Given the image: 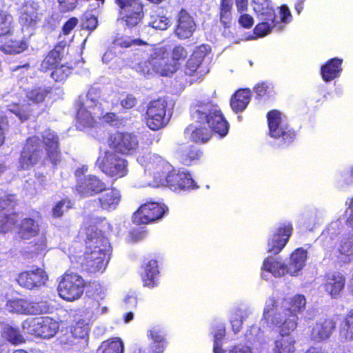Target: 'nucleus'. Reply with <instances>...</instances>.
<instances>
[{
  "mask_svg": "<svg viewBox=\"0 0 353 353\" xmlns=\"http://www.w3.org/2000/svg\"><path fill=\"white\" fill-rule=\"evenodd\" d=\"M274 300L267 299L263 310V319L268 324L279 327V335L275 340L274 353H294L295 339L290 334L297 327L298 317L294 314H281V311L274 314Z\"/></svg>",
  "mask_w": 353,
  "mask_h": 353,
  "instance_id": "obj_3",
  "label": "nucleus"
},
{
  "mask_svg": "<svg viewBox=\"0 0 353 353\" xmlns=\"http://www.w3.org/2000/svg\"><path fill=\"white\" fill-rule=\"evenodd\" d=\"M108 307L99 301V296L97 295L94 297L87 296L85 298L83 313L87 319L95 320L108 313Z\"/></svg>",
  "mask_w": 353,
  "mask_h": 353,
  "instance_id": "obj_27",
  "label": "nucleus"
},
{
  "mask_svg": "<svg viewBox=\"0 0 353 353\" xmlns=\"http://www.w3.org/2000/svg\"><path fill=\"white\" fill-rule=\"evenodd\" d=\"M47 90L43 88L32 90L27 94L28 99L34 103L42 102L47 94Z\"/></svg>",
  "mask_w": 353,
  "mask_h": 353,
  "instance_id": "obj_57",
  "label": "nucleus"
},
{
  "mask_svg": "<svg viewBox=\"0 0 353 353\" xmlns=\"http://www.w3.org/2000/svg\"><path fill=\"white\" fill-rule=\"evenodd\" d=\"M17 204L14 195H9L5 199H0V232H6L11 230L17 221V216L14 212Z\"/></svg>",
  "mask_w": 353,
  "mask_h": 353,
  "instance_id": "obj_15",
  "label": "nucleus"
},
{
  "mask_svg": "<svg viewBox=\"0 0 353 353\" xmlns=\"http://www.w3.org/2000/svg\"><path fill=\"white\" fill-rule=\"evenodd\" d=\"M98 351L101 353H123L124 344L120 338H112L103 341Z\"/></svg>",
  "mask_w": 353,
  "mask_h": 353,
  "instance_id": "obj_43",
  "label": "nucleus"
},
{
  "mask_svg": "<svg viewBox=\"0 0 353 353\" xmlns=\"http://www.w3.org/2000/svg\"><path fill=\"white\" fill-rule=\"evenodd\" d=\"M164 213V206L156 202L147 203L134 213L132 221L138 225L150 223L161 218Z\"/></svg>",
  "mask_w": 353,
  "mask_h": 353,
  "instance_id": "obj_16",
  "label": "nucleus"
},
{
  "mask_svg": "<svg viewBox=\"0 0 353 353\" xmlns=\"http://www.w3.org/2000/svg\"><path fill=\"white\" fill-rule=\"evenodd\" d=\"M339 339L343 343L353 341V310L349 312L341 324Z\"/></svg>",
  "mask_w": 353,
  "mask_h": 353,
  "instance_id": "obj_39",
  "label": "nucleus"
},
{
  "mask_svg": "<svg viewBox=\"0 0 353 353\" xmlns=\"http://www.w3.org/2000/svg\"><path fill=\"white\" fill-rule=\"evenodd\" d=\"M208 50V46H201L193 52L185 65L184 71L186 75L195 77L196 79L202 76L200 67Z\"/></svg>",
  "mask_w": 353,
  "mask_h": 353,
  "instance_id": "obj_23",
  "label": "nucleus"
},
{
  "mask_svg": "<svg viewBox=\"0 0 353 353\" xmlns=\"http://www.w3.org/2000/svg\"><path fill=\"white\" fill-rule=\"evenodd\" d=\"M43 143L46 145L47 156L54 165L61 161V153L59 150V139L50 130H46L42 134Z\"/></svg>",
  "mask_w": 353,
  "mask_h": 353,
  "instance_id": "obj_26",
  "label": "nucleus"
},
{
  "mask_svg": "<svg viewBox=\"0 0 353 353\" xmlns=\"http://www.w3.org/2000/svg\"><path fill=\"white\" fill-rule=\"evenodd\" d=\"M114 43L116 46L121 48L134 47L136 52H139L137 49H143L145 50H150L152 49V45L141 39H131L130 37H121L114 39Z\"/></svg>",
  "mask_w": 353,
  "mask_h": 353,
  "instance_id": "obj_36",
  "label": "nucleus"
},
{
  "mask_svg": "<svg viewBox=\"0 0 353 353\" xmlns=\"http://www.w3.org/2000/svg\"><path fill=\"white\" fill-rule=\"evenodd\" d=\"M26 48L27 43L23 41H10L5 45L0 46V49L7 54H19Z\"/></svg>",
  "mask_w": 353,
  "mask_h": 353,
  "instance_id": "obj_49",
  "label": "nucleus"
},
{
  "mask_svg": "<svg viewBox=\"0 0 353 353\" xmlns=\"http://www.w3.org/2000/svg\"><path fill=\"white\" fill-rule=\"evenodd\" d=\"M120 20L128 27L137 26L143 17V4L139 2L131 7L119 10Z\"/></svg>",
  "mask_w": 353,
  "mask_h": 353,
  "instance_id": "obj_28",
  "label": "nucleus"
},
{
  "mask_svg": "<svg viewBox=\"0 0 353 353\" xmlns=\"http://www.w3.org/2000/svg\"><path fill=\"white\" fill-rule=\"evenodd\" d=\"M137 161L144 168L145 175H152L154 178V183L148 180H139L137 183L138 187L159 186V177H163L172 169V165L168 161L156 154L139 155Z\"/></svg>",
  "mask_w": 353,
  "mask_h": 353,
  "instance_id": "obj_6",
  "label": "nucleus"
},
{
  "mask_svg": "<svg viewBox=\"0 0 353 353\" xmlns=\"http://www.w3.org/2000/svg\"><path fill=\"white\" fill-rule=\"evenodd\" d=\"M43 157V152L37 137H30L21 154L19 164L22 169L27 170L37 163Z\"/></svg>",
  "mask_w": 353,
  "mask_h": 353,
  "instance_id": "obj_13",
  "label": "nucleus"
},
{
  "mask_svg": "<svg viewBox=\"0 0 353 353\" xmlns=\"http://www.w3.org/2000/svg\"><path fill=\"white\" fill-rule=\"evenodd\" d=\"M353 184V167L348 170H345L341 174V184L340 186L343 188L345 185Z\"/></svg>",
  "mask_w": 353,
  "mask_h": 353,
  "instance_id": "obj_64",
  "label": "nucleus"
},
{
  "mask_svg": "<svg viewBox=\"0 0 353 353\" xmlns=\"http://www.w3.org/2000/svg\"><path fill=\"white\" fill-rule=\"evenodd\" d=\"M150 26L156 30H165L170 26V19L165 16L152 14L151 16Z\"/></svg>",
  "mask_w": 353,
  "mask_h": 353,
  "instance_id": "obj_52",
  "label": "nucleus"
},
{
  "mask_svg": "<svg viewBox=\"0 0 353 353\" xmlns=\"http://www.w3.org/2000/svg\"><path fill=\"white\" fill-rule=\"evenodd\" d=\"M248 316V312L245 310L236 309L232 312L230 321L235 334L241 330L243 322Z\"/></svg>",
  "mask_w": 353,
  "mask_h": 353,
  "instance_id": "obj_46",
  "label": "nucleus"
},
{
  "mask_svg": "<svg viewBox=\"0 0 353 353\" xmlns=\"http://www.w3.org/2000/svg\"><path fill=\"white\" fill-rule=\"evenodd\" d=\"M139 52H135V61L145 59L143 61L138 62L134 68L137 72L143 75H152L153 73L159 74L161 76H170L177 70V65L168 64V58L165 57V50L163 48H155L145 50L137 49Z\"/></svg>",
  "mask_w": 353,
  "mask_h": 353,
  "instance_id": "obj_4",
  "label": "nucleus"
},
{
  "mask_svg": "<svg viewBox=\"0 0 353 353\" xmlns=\"http://www.w3.org/2000/svg\"><path fill=\"white\" fill-rule=\"evenodd\" d=\"M192 118L197 125L191 124L185 130V134L196 143H205L210 137V132L221 137L226 136L229 124L219 107L212 103H201L192 110Z\"/></svg>",
  "mask_w": 353,
  "mask_h": 353,
  "instance_id": "obj_1",
  "label": "nucleus"
},
{
  "mask_svg": "<svg viewBox=\"0 0 353 353\" xmlns=\"http://www.w3.org/2000/svg\"><path fill=\"white\" fill-rule=\"evenodd\" d=\"M253 8L261 20H271L274 16L272 3L269 0H253Z\"/></svg>",
  "mask_w": 353,
  "mask_h": 353,
  "instance_id": "obj_37",
  "label": "nucleus"
},
{
  "mask_svg": "<svg viewBox=\"0 0 353 353\" xmlns=\"http://www.w3.org/2000/svg\"><path fill=\"white\" fill-rule=\"evenodd\" d=\"M224 335L225 327L221 325L214 334V353H223L219 342Z\"/></svg>",
  "mask_w": 353,
  "mask_h": 353,
  "instance_id": "obj_58",
  "label": "nucleus"
},
{
  "mask_svg": "<svg viewBox=\"0 0 353 353\" xmlns=\"http://www.w3.org/2000/svg\"><path fill=\"white\" fill-rule=\"evenodd\" d=\"M99 97V92L95 88L90 89L86 95L79 97L77 119L83 127L92 126L97 120H103L110 124L117 121L115 114L109 112L104 114Z\"/></svg>",
  "mask_w": 353,
  "mask_h": 353,
  "instance_id": "obj_5",
  "label": "nucleus"
},
{
  "mask_svg": "<svg viewBox=\"0 0 353 353\" xmlns=\"http://www.w3.org/2000/svg\"><path fill=\"white\" fill-rule=\"evenodd\" d=\"M121 200L120 192L115 188L107 190L99 199H94L92 203L95 207L93 210L103 208L107 210H114Z\"/></svg>",
  "mask_w": 353,
  "mask_h": 353,
  "instance_id": "obj_29",
  "label": "nucleus"
},
{
  "mask_svg": "<svg viewBox=\"0 0 353 353\" xmlns=\"http://www.w3.org/2000/svg\"><path fill=\"white\" fill-rule=\"evenodd\" d=\"M167 103L159 99L150 103L146 112V124L152 130H157L167 125L169 117H166Z\"/></svg>",
  "mask_w": 353,
  "mask_h": 353,
  "instance_id": "obj_11",
  "label": "nucleus"
},
{
  "mask_svg": "<svg viewBox=\"0 0 353 353\" xmlns=\"http://www.w3.org/2000/svg\"><path fill=\"white\" fill-rule=\"evenodd\" d=\"M106 188L105 184L94 175L84 176L77 179L76 191L81 197H89L97 194Z\"/></svg>",
  "mask_w": 353,
  "mask_h": 353,
  "instance_id": "obj_18",
  "label": "nucleus"
},
{
  "mask_svg": "<svg viewBox=\"0 0 353 353\" xmlns=\"http://www.w3.org/2000/svg\"><path fill=\"white\" fill-rule=\"evenodd\" d=\"M60 60L61 57L59 51L52 50L43 60L41 64V70L43 72H47L48 70L54 69Z\"/></svg>",
  "mask_w": 353,
  "mask_h": 353,
  "instance_id": "obj_48",
  "label": "nucleus"
},
{
  "mask_svg": "<svg viewBox=\"0 0 353 353\" xmlns=\"http://www.w3.org/2000/svg\"><path fill=\"white\" fill-rule=\"evenodd\" d=\"M39 20L37 4L27 3L21 9L19 23L23 28L34 27Z\"/></svg>",
  "mask_w": 353,
  "mask_h": 353,
  "instance_id": "obj_31",
  "label": "nucleus"
},
{
  "mask_svg": "<svg viewBox=\"0 0 353 353\" xmlns=\"http://www.w3.org/2000/svg\"><path fill=\"white\" fill-rule=\"evenodd\" d=\"M233 0H220L219 19L224 27H229L232 21Z\"/></svg>",
  "mask_w": 353,
  "mask_h": 353,
  "instance_id": "obj_42",
  "label": "nucleus"
},
{
  "mask_svg": "<svg viewBox=\"0 0 353 353\" xmlns=\"http://www.w3.org/2000/svg\"><path fill=\"white\" fill-rule=\"evenodd\" d=\"M3 337L13 345H19L25 342L24 337L20 332L12 327L6 326L3 331Z\"/></svg>",
  "mask_w": 353,
  "mask_h": 353,
  "instance_id": "obj_47",
  "label": "nucleus"
},
{
  "mask_svg": "<svg viewBox=\"0 0 353 353\" xmlns=\"http://www.w3.org/2000/svg\"><path fill=\"white\" fill-rule=\"evenodd\" d=\"M263 270L275 277H280L288 273L287 265L274 257H268L264 261Z\"/></svg>",
  "mask_w": 353,
  "mask_h": 353,
  "instance_id": "obj_40",
  "label": "nucleus"
},
{
  "mask_svg": "<svg viewBox=\"0 0 353 353\" xmlns=\"http://www.w3.org/2000/svg\"><path fill=\"white\" fill-rule=\"evenodd\" d=\"M137 137L132 134H117L112 141L113 148L122 154H132L138 148Z\"/></svg>",
  "mask_w": 353,
  "mask_h": 353,
  "instance_id": "obj_25",
  "label": "nucleus"
},
{
  "mask_svg": "<svg viewBox=\"0 0 353 353\" xmlns=\"http://www.w3.org/2000/svg\"><path fill=\"white\" fill-rule=\"evenodd\" d=\"M158 274L159 270L157 261H149L145 264V270L142 275L144 285L149 288H154L157 285Z\"/></svg>",
  "mask_w": 353,
  "mask_h": 353,
  "instance_id": "obj_38",
  "label": "nucleus"
},
{
  "mask_svg": "<svg viewBox=\"0 0 353 353\" xmlns=\"http://www.w3.org/2000/svg\"><path fill=\"white\" fill-rule=\"evenodd\" d=\"M263 21L256 26L254 28V34L258 37H263L267 35L271 30L274 28L276 31H281L284 28L283 25L276 23L275 20H262Z\"/></svg>",
  "mask_w": 353,
  "mask_h": 353,
  "instance_id": "obj_44",
  "label": "nucleus"
},
{
  "mask_svg": "<svg viewBox=\"0 0 353 353\" xmlns=\"http://www.w3.org/2000/svg\"><path fill=\"white\" fill-rule=\"evenodd\" d=\"M250 90L248 89L236 92L230 101L232 109L236 112L244 110L250 103Z\"/></svg>",
  "mask_w": 353,
  "mask_h": 353,
  "instance_id": "obj_35",
  "label": "nucleus"
},
{
  "mask_svg": "<svg viewBox=\"0 0 353 353\" xmlns=\"http://www.w3.org/2000/svg\"><path fill=\"white\" fill-rule=\"evenodd\" d=\"M292 226L288 223L277 228L272 236L268 240V252L278 254L286 245L291 235Z\"/></svg>",
  "mask_w": 353,
  "mask_h": 353,
  "instance_id": "obj_22",
  "label": "nucleus"
},
{
  "mask_svg": "<svg viewBox=\"0 0 353 353\" xmlns=\"http://www.w3.org/2000/svg\"><path fill=\"white\" fill-rule=\"evenodd\" d=\"M188 56V52L186 49L182 46H175L172 51V61L169 64H174L177 65V68H179V61L180 60H184Z\"/></svg>",
  "mask_w": 353,
  "mask_h": 353,
  "instance_id": "obj_54",
  "label": "nucleus"
},
{
  "mask_svg": "<svg viewBox=\"0 0 353 353\" xmlns=\"http://www.w3.org/2000/svg\"><path fill=\"white\" fill-rule=\"evenodd\" d=\"M12 30V16L8 12L0 10V37L10 34Z\"/></svg>",
  "mask_w": 353,
  "mask_h": 353,
  "instance_id": "obj_45",
  "label": "nucleus"
},
{
  "mask_svg": "<svg viewBox=\"0 0 353 353\" xmlns=\"http://www.w3.org/2000/svg\"><path fill=\"white\" fill-rule=\"evenodd\" d=\"M148 336L152 342L146 348L137 347L133 353H163L165 348V341L163 335L156 329L148 332Z\"/></svg>",
  "mask_w": 353,
  "mask_h": 353,
  "instance_id": "obj_30",
  "label": "nucleus"
},
{
  "mask_svg": "<svg viewBox=\"0 0 353 353\" xmlns=\"http://www.w3.org/2000/svg\"><path fill=\"white\" fill-rule=\"evenodd\" d=\"M6 309L12 313L39 314L46 312L48 307L46 302H29L23 299H16L7 302Z\"/></svg>",
  "mask_w": 353,
  "mask_h": 353,
  "instance_id": "obj_14",
  "label": "nucleus"
},
{
  "mask_svg": "<svg viewBox=\"0 0 353 353\" xmlns=\"http://www.w3.org/2000/svg\"><path fill=\"white\" fill-rule=\"evenodd\" d=\"M338 251L341 259L344 263L353 261V234L341 241Z\"/></svg>",
  "mask_w": 353,
  "mask_h": 353,
  "instance_id": "obj_41",
  "label": "nucleus"
},
{
  "mask_svg": "<svg viewBox=\"0 0 353 353\" xmlns=\"http://www.w3.org/2000/svg\"><path fill=\"white\" fill-rule=\"evenodd\" d=\"M85 288L83 279L77 273L66 272L59 281L58 292L60 297L68 301H74L80 299Z\"/></svg>",
  "mask_w": 353,
  "mask_h": 353,
  "instance_id": "obj_8",
  "label": "nucleus"
},
{
  "mask_svg": "<svg viewBox=\"0 0 353 353\" xmlns=\"http://www.w3.org/2000/svg\"><path fill=\"white\" fill-rule=\"evenodd\" d=\"M197 28L196 23L192 16L185 10L181 9L177 14L174 33L181 39H187L193 36Z\"/></svg>",
  "mask_w": 353,
  "mask_h": 353,
  "instance_id": "obj_17",
  "label": "nucleus"
},
{
  "mask_svg": "<svg viewBox=\"0 0 353 353\" xmlns=\"http://www.w3.org/2000/svg\"><path fill=\"white\" fill-rule=\"evenodd\" d=\"M28 105H23V108H19L17 105H13L10 108V112L14 113L21 121L26 120L29 117Z\"/></svg>",
  "mask_w": 353,
  "mask_h": 353,
  "instance_id": "obj_62",
  "label": "nucleus"
},
{
  "mask_svg": "<svg viewBox=\"0 0 353 353\" xmlns=\"http://www.w3.org/2000/svg\"><path fill=\"white\" fill-rule=\"evenodd\" d=\"M71 73V68L65 65H61L55 67L51 73V77L56 81H61L65 80Z\"/></svg>",
  "mask_w": 353,
  "mask_h": 353,
  "instance_id": "obj_53",
  "label": "nucleus"
},
{
  "mask_svg": "<svg viewBox=\"0 0 353 353\" xmlns=\"http://www.w3.org/2000/svg\"><path fill=\"white\" fill-rule=\"evenodd\" d=\"M48 280V276L43 269L32 268L21 272L18 276L17 281L21 286L31 290L45 285Z\"/></svg>",
  "mask_w": 353,
  "mask_h": 353,
  "instance_id": "obj_20",
  "label": "nucleus"
},
{
  "mask_svg": "<svg viewBox=\"0 0 353 353\" xmlns=\"http://www.w3.org/2000/svg\"><path fill=\"white\" fill-rule=\"evenodd\" d=\"M268 299L274 300V314L281 311V314H294L296 316V312H302L306 305V299L303 295L297 294L292 298L290 301H284L282 305L279 306L276 301L274 298H269Z\"/></svg>",
  "mask_w": 353,
  "mask_h": 353,
  "instance_id": "obj_24",
  "label": "nucleus"
},
{
  "mask_svg": "<svg viewBox=\"0 0 353 353\" xmlns=\"http://www.w3.org/2000/svg\"><path fill=\"white\" fill-rule=\"evenodd\" d=\"M345 277L340 272L326 274L321 285L323 291L333 299L338 298L343 290Z\"/></svg>",
  "mask_w": 353,
  "mask_h": 353,
  "instance_id": "obj_21",
  "label": "nucleus"
},
{
  "mask_svg": "<svg viewBox=\"0 0 353 353\" xmlns=\"http://www.w3.org/2000/svg\"><path fill=\"white\" fill-rule=\"evenodd\" d=\"M303 219L305 227L310 230L317 223H319L322 219V214L316 210H312L305 212Z\"/></svg>",
  "mask_w": 353,
  "mask_h": 353,
  "instance_id": "obj_50",
  "label": "nucleus"
},
{
  "mask_svg": "<svg viewBox=\"0 0 353 353\" xmlns=\"http://www.w3.org/2000/svg\"><path fill=\"white\" fill-rule=\"evenodd\" d=\"M22 327L27 333L43 339L53 337L59 330V323L48 316L29 318L23 321Z\"/></svg>",
  "mask_w": 353,
  "mask_h": 353,
  "instance_id": "obj_7",
  "label": "nucleus"
},
{
  "mask_svg": "<svg viewBox=\"0 0 353 353\" xmlns=\"http://www.w3.org/2000/svg\"><path fill=\"white\" fill-rule=\"evenodd\" d=\"M267 117L271 137L281 139V144H288L294 140L295 133L290 129L285 115L277 110H272Z\"/></svg>",
  "mask_w": 353,
  "mask_h": 353,
  "instance_id": "obj_9",
  "label": "nucleus"
},
{
  "mask_svg": "<svg viewBox=\"0 0 353 353\" xmlns=\"http://www.w3.org/2000/svg\"><path fill=\"white\" fill-rule=\"evenodd\" d=\"M336 329V322L330 318H321L310 327V337L315 342H323L332 336Z\"/></svg>",
  "mask_w": 353,
  "mask_h": 353,
  "instance_id": "obj_19",
  "label": "nucleus"
},
{
  "mask_svg": "<svg viewBox=\"0 0 353 353\" xmlns=\"http://www.w3.org/2000/svg\"><path fill=\"white\" fill-rule=\"evenodd\" d=\"M85 234V251L81 264L90 272H103L110 260V242L94 225L88 227Z\"/></svg>",
  "mask_w": 353,
  "mask_h": 353,
  "instance_id": "obj_2",
  "label": "nucleus"
},
{
  "mask_svg": "<svg viewBox=\"0 0 353 353\" xmlns=\"http://www.w3.org/2000/svg\"><path fill=\"white\" fill-rule=\"evenodd\" d=\"M61 12H66L73 10L77 5L78 0H57Z\"/></svg>",
  "mask_w": 353,
  "mask_h": 353,
  "instance_id": "obj_60",
  "label": "nucleus"
},
{
  "mask_svg": "<svg viewBox=\"0 0 353 353\" xmlns=\"http://www.w3.org/2000/svg\"><path fill=\"white\" fill-rule=\"evenodd\" d=\"M159 185H166L173 191L196 188L190 174L185 172L171 170L163 177H159Z\"/></svg>",
  "mask_w": 353,
  "mask_h": 353,
  "instance_id": "obj_12",
  "label": "nucleus"
},
{
  "mask_svg": "<svg viewBox=\"0 0 353 353\" xmlns=\"http://www.w3.org/2000/svg\"><path fill=\"white\" fill-rule=\"evenodd\" d=\"M341 59L334 58L322 65L321 73L323 79L326 82H329L338 77L341 71Z\"/></svg>",
  "mask_w": 353,
  "mask_h": 353,
  "instance_id": "obj_34",
  "label": "nucleus"
},
{
  "mask_svg": "<svg viewBox=\"0 0 353 353\" xmlns=\"http://www.w3.org/2000/svg\"><path fill=\"white\" fill-rule=\"evenodd\" d=\"M272 86L270 83H261L256 85L255 92L259 97L270 96L273 92Z\"/></svg>",
  "mask_w": 353,
  "mask_h": 353,
  "instance_id": "obj_59",
  "label": "nucleus"
},
{
  "mask_svg": "<svg viewBox=\"0 0 353 353\" xmlns=\"http://www.w3.org/2000/svg\"><path fill=\"white\" fill-rule=\"evenodd\" d=\"M39 232L38 223L32 219L25 218L18 225V236L21 239L28 240L37 236Z\"/></svg>",
  "mask_w": 353,
  "mask_h": 353,
  "instance_id": "obj_33",
  "label": "nucleus"
},
{
  "mask_svg": "<svg viewBox=\"0 0 353 353\" xmlns=\"http://www.w3.org/2000/svg\"><path fill=\"white\" fill-rule=\"evenodd\" d=\"M307 259V251L303 248H298L292 253L288 265V273L295 276L305 266Z\"/></svg>",
  "mask_w": 353,
  "mask_h": 353,
  "instance_id": "obj_32",
  "label": "nucleus"
},
{
  "mask_svg": "<svg viewBox=\"0 0 353 353\" xmlns=\"http://www.w3.org/2000/svg\"><path fill=\"white\" fill-rule=\"evenodd\" d=\"M276 16L280 19L281 25L288 24L292 21V15L289 8L286 5H282L278 8ZM279 23V21L277 22Z\"/></svg>",
  "mask_w": 353,
  "mask_h": 353,
  "instance_id": "obj_56",
  "label": "nucleus"
},
{
  "mask_svg": "<svg viewBox=\"0 0 353 353\" xmlns=\"http://www.w3.org/2000/svg\"><path fill=\"white\" fill-rule=\"evenodd\" d=\"M245 336L249 341L252 342L259 340L262 336V332L258 326L253 325L247 330Z\"/></svg>",
  "mask_w": 353,
  "mask_h": 353,
  "instance_id": "obj_61",
  "label": "nucleus"
},
{
  "mask_svg": "<svg viewBox=\"0 0 353 353\" xmlns=\"http://www.w3.org/2000/svg\"><path fill=\"white\" fill-rule=\"evenodd\" d=\"M72 206L71 201L68 199H63L56 203L52 209V215L54 217L61 216Z\"/></svg>",
  "mask_w": 353,
  "mask_h": 353,
  "instance_id": "obj_55",
  "label": "nucleus"
},
{
  "mask_svg": "<svg viewBox=\"0 0 353 353\" xmlns=\"http://www.w3.org/2000/svg\"><path fill=\"white\" fill-rule=\"evenodd\" d=\"M200 152L194 147L185 148L181 151V160L185 165H190L192 162L200 157Z\"/></svg>",
  "mask_w": 353,
  "mask_h": 353,
  "instance_id": "obj_51",
  "label": "nucleus"
},
{
  "mask_svg": "<svg viewBox=\"0 0 353 353\" xmlns=\"http://www.w3.org/2000/svg\"><path fill=\"white\" fill-rule=\"evenodd\" d=\"M88 328L86 325H82V323H77L73 327L72 334L75 338L83 339L88 334Z\"/></svg>",
  "mask_w": 353,
  "mask_h": 353,
  "instance_id": "obj_63",
  "label": "nucleus"
},
{
  "mask_svg": "<svg viewBox=\"0 0 353 353\" xmlns=\"http://www.w3.org/2000/svg\"><path fill=\"white\" fill-rule=\"evenodd\" d=\"M97 165L110 176L122 177L128 172L125 160L114 150H108L101 154L97 160Z\"/></svg>",
  "mask_w": 353,
  "mask_h": 353,
  "instance_id": "obj_10",
  "label": "nucleus"
}]
</instances>
